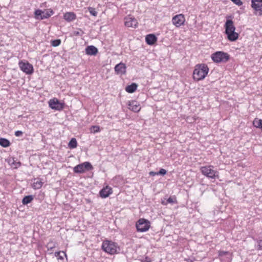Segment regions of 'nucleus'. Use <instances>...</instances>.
Here are the masks:
<instances>
[{
  "mask_svg": "<svg viewBox=\"0 0 262 262\" xmlns=\"http://www.w3.org/2000/svg\"><path fill=\"white\" fill-rule=\"evenodd\" d=\"M225 28V34L227 38L231 41H234L238 39V34L235 32V27L234 23L231 19H227L224 25Z\"/></svg>",
  "mask_w": 262,
  "mask_h": 262,
  "instance_id": "nucleus-1",
  "label": "nucleus"
},
{
  "mask_svg": "<svg viewBox=\"0 0 262 262\" xmlns=\"http://www.w3.org/2000/svg\"><path fill=\"white\" fill-rule=\"evenodd\" d=\"M209 69L205 64H197L193 71V76L194 80L199 81L204 79L207 75Z\"/></svg>",
  "mask_w": 262,
  "mask_h": 262,
  "instance_id": "nucleus-2",
  "label": "nucleus"
},
{
  "mask_svg": "<svg viewBox=\"0 0 262 262\" xmlns=\"http://www.w3.org/2000/svg\"><path fill=\"white\" fill-rule=\"evenodd\" d=\"M101 247L104 251L112 255L117 253L119 250L117 244L109 240L103 241Z\"/></svg>",
  "mask_w": 262,
  "mask_h": 262,
  "instance_id": "nucleus-3",
  "label": "nucleus"
},
{
  "mask_svg": "<svg viewBox=\"0 0 262 262\" xmlns=\"http://www.w3.org/2000/svg\"><path fill=\"white\" fill-rule=\"evenodd\" d=\"M213 167L212 165L202 166L200 168V171L204 176L209 179H219V172L217 171L213 170Z\"/></svg>",
  "mask_w": 262,
  "mask_h": 262,
  "instance_id": "nucleus-4",
  "label": "nucleus"
},
{
  "mask_svg": "<svg viewBox=\"0 0 262 262\" xmlns=\"http://www.w3.org/2000/svg\"><path fill=\"white\" fill-rule=\"evenodd\" d=\"M212 60L215 63H225L227 62L229 58L230 55L223 51H217L211 55Z\"/></svg>",
  "mask_w": 262,
  "mask_h": 262,
  "instance_id": "nucleus-5",
  "label": "nucleus"
},
{
  "mask_svg": "<svg viewBox=\"0 0 262 262\" xmlns=\"http://www.w3.org/2000/svg\"><path fill=\"white\" fill-rule=\"evenodd\" d=\"M93 169V167L89 162H84L75 166L73 168V171L75 173H82L86 171L91 170Z\"/></svg>",
  "mask_w": 262,
  "mask_h": 262,
  "instance_id": "nucleus-6",
  "label": "nucleus"
},
{
  "mask_svg": "<svg viewBox=\"0 0 262 262\" xmlns=\"http://www.w3.org/2000/svg\"><path fill=\"white\" fill-rule=\"evenodd\" d=\"M150 222L144 219H140L136 223L137 230L139 232H146L149 229Z\"/></svg>",
  "mask_w": 262,
  "mask_h": 262,
  "instance_id": "nucleus-7",
  "label": "nucleus"
},
{
  "mask_svg": "<svg viewBox=\"0 0 262 262\" xmlns=\"http://www.w3.org/2000/svg\"><path fill=\"white\" fill-rule=\"evenodd\" d=\"M49 105L53 110L61 111L64 107V103L60 102L57 98H54L49 100Z\"/></svg>",
  "mask_w": 262,
  "mask_h": 262,
  "instance_id": "nucleus-8",
  "label": "nucleus"
},
{
  "mask_svg": "<svg viewBox=\"0 0 262 262\" xmlns=\"http://www.w3.org/2000/svg\"><path fill=\"white\" fill-rule=\"evenodd\" d=\"M19 67L20 70L27 74L33 73L34 69L32 65L28 62H24L22 61L19 62Z\"/></svg>",
  "mask_w": 262,
  "mask_h": 262,
  "instance_id": "nucleus-9",
  "label": "nucleus"
},
{
  "mask_svg": "<svg viewBox=\"0 0 262 262\" xmlns=\"http://www.w3.org/2000/svg\"><path fill=\"white\" fill-rule=\"evenodd\" d=\"M251 7L259 16L262 15V0H251Z\"/></svg>",
  "mask_w": 262,
  "mask_h": 262,
  "instance_id": "nucleus-10",
  "label": "nucleus"
},
{
  "mask_svg": "<svg viewBox=\"0 0 262 262\" xmlns=\"http://www.w3.org/2000/svg\"><path fill=\"white\" fill-rule=\"evenodd\" d=\"M173 24L177 27H180L184 24L185 18L183 14H178L173 17L172 19Z\"/></svg>",
  "mask_w": 262,
  "mask_h": 262,
  "instance_id": "nucleus-11",
  "label": "nucleus"
},
{
  "mask_svg": "<svg viewBox=\"0 0 262 262\" xmlns=\"http://www.w3.org/2000/svg\"><path fill=\"white\" fill-rule=\"evenodd\" d=\"M125 25L127 27H133L136 28L137 27L138 23L137 20L133 17H127L125 18Z\"/></svg>",
  "mask_w": 262,
  "mask_h": 262,
  "instance_id": "nucleus-12",
  "label": "nucleus"
},
{
  "mask_svg": "<svg viewBox=\"0 0 262 262\" xmlns=\"http://www.w3.org/2000/svg\"><path fill=\"white\" fill-rule=\"evenodd\" d=\"M128 108L134 112H138L141 110V106L137 101H129L128 103Z\"/></svg>",
  "mask_w": 262,
  "mask_h": 262,
  "instance_id": "nucleus-13",
  "label": "nucleus"
},
{
  "mask_svg": "<svg viewBox=\"0 0 262 262\" xmlns=\"http://www.w3.org/2000/svg\"><path fill=\"white\" fill-rule=\"evenodd\" d=\"M113 192L111 187L107 186L101 189L99 192L100 196L102 198H106L108 197Z\"/></svg>",
  "mask_w": 262,
  "mask_h": 262,
  "instance_id": "nucleus-14",
  "label": "nucleus"
},
{
  "mask_svg": "<svg viewBox=\"0 0 262 262\" xmlns=\"http://www.w3.org/2000/svg\"><path fill=\"white\" fill-rule=\"evenodd\" d=\"M157 41V37L154 34H149L146 36L145 41L148 45H153Z\"/></svg>",
  "mask_w": 262,
  "mask_h": 262,
  "instance_id": "nucleus-15",
  "label": "nucleus"
},
{
  "mask_svg": "<svg viewBox=\"0 0 262 262\" xmlns=\"http://www.w3.org/2000/svg\"><path fill=\"white\" fill-rule=\"evenodd\" d=\"M43 184V183L41 179L34 178L32 184V187L35 190L39 189L42 186Z\"/></svg>",
  "mask_w": 262,
  "mask_h": 262,
  "instance_id": "nucleus-16",
  "label": "nucleus"
},
{
  "mask_svg": "<svg viewBox=\"0 0 262 262\" xmlns=\"http://www.w3.org/2000/svg\"><path fill=\"white\" fill-rule=\"evenodd\" d=\"M115 71L117 74H124L126 72L125 64L122 62L117 64L115 67Z\"/></svg>",
  "mask_w": 262,
  "mask_h": 262,
  "instance_id": "nucleus-17",
  "label": "nucleus"
},
{
  "mask_svg": "<svg viewBox=\"0 0 262 262\" xmlns=\"http://www.w3.org/2000/svg\"><path fill=\"white\" fill-rule=\"evenodd\" d=\"M85 53L88 55H95L98 53V49L94 46H89L85 48Z\"/></svg>",
  "mask_w": 262,
  "mask_h": 262,
  "instance_id": "nucleus-18",
  "label": "nucleus"
},
{
  "mask_svg": "<svg viewBox=\"0 0 262 262\" xmlns=\"http://www.w3.org/2000/svg\"><path fill=\"white\" fill-rule=\"evenodd\" d=\"M63 18L67 21H71L76 18V15L73 12H67L64 14Z\"/></svg>",
  "mask_w": 262,
  "mask_h": 262,
  "instance_id": "nucleus-19",
  "label": "nucleus"
},
{
  "mask_svg": "<svg viewBox=\"0 0 262 262\" xmlns=\"http://www.w3.org/2000/svg\"><path fill=\"white\" fill-rule=\"evenodd\" d=\"M138 87V85L135 83H133L130 85H128L125 88V91L129 93L135 92Z\"/></svg>",
  "mask_w": 262,
  "mask_h": 262,
  "instance_id": "nucleus-20",
  "label": "nucleus"
},
{
  "mask_svg": "<svg viewBox=\"0 0 262 262\" xmlns=\"http://www.w3.org/2000/svg\"><path fill=\"white\" fill-rule=\"evenodd\" d=\"M9 163L12 168H17L21 165L20 162H16L14 158H10L9 160Z\"/></svg>",
  "mask_w": 262,
  "mask_h": 262,
  "instance_id": "nucleus-21",
  "label": "nucleus"
},
{
  "mask_svg": "<svg viewBox=\"0 0 262 262\" xmlns=\"http://www.w3.org/2000/svg\"><path fill=\"white\" fill-rule=\"evenodd\" d=\"M253 124L254 127L258 128H260L262 130V120L257 118L253 120Z\"/></svg>",
  "mask_w": 262,
  "mask_h": 262,
  "instance_id": "nucleus-22",
  "label": "nucleus"
},
{
  "mask_svg": "<svg viewBox=\"0 0 262 262\" xmlns=\"http://www.w3.org/2000/svg\"><path fill=\"white\" fill-rule=\"evenodd\" d=\"M10 145L9 140L5 138H0V145L4 147H7Z\"/></svg>",
  "mask_w": 262,
  "mask_h": 262,
  "instance_id": "nucleus-23",
  "label": "nucleus"
},
{
  "mask_svg": "<svg viewBox=\"0 0 262 262\" xmlns=\"http://www.w3.org/2000/svg\"><path fill=\"white\" fill-rule=\"evenodd\" d=\"M33 200V196L32 195H29L25 196L23 200L22 203L24 205H27L31 202V201Z\"/></svg>",
  "mask_w": 262,
  "mask_h": 262,
  "instance_id": "nucleus-24",
  "label": "nucleus"
},
{
  "mask_svg": "<svg viewBox=\"0 0 262 262\" xmlns=\"http://www.w3.org/2000/svg\"><path fill=\"white\" fill-rule=\"evenodd\" d=\"M54 12L51 9H48L47 11H45V13H43L42 16L41 17V19H43L45 18H47L50 17L52 15H53Z\"/></svg>",
  "mask_w": 262,
  "mask_h": 262,
  "instance_id": "nucleus-25",
  "label": "nucleus"
},
{
  "mask_svg": "<svg viewBox=\"0 0 262 262\" xmlns=\"http://www.w3.org/2000/svg\"><path fill=\"white\" fill-rule=\"evenodd\" d=\"M70 148H75L77 146V141L75 138H72L69 142L68 144Z\"/></svg>",
  "mask_w": 262,
  "mask_h": 262,
  "instance_id": "nucleus-26",
  "label": "nucleus"
},
{
  "mask_svg": "<svg viewBox=\"0 0 262 262\" xmlns=\"http://www.w3.org/2000/svg\"><path fill=\"white\" fill-rule=\"evenodd\" d=\"M72 34L74 36H82L84 32L81 29H77L76 30L73 31Z\"/></svg>",
  "mask_w": 262,
  "mask_h": 262,
  "instance_id": "nucleus-27",
  "label": "nucleus"
},
{
  "mask_svg": "<svg viewBox=\"0 0 262 262\" xmlns=\"http://www.w3.org/2000/svg\"><path fill=\"white\" fill-rule=\"evenodd\" d=\"M55 256L57 257L58 259H63V257L66 256V254L64 252H56L55 253Z\"/></svg>",
  "mask_w": 262,
  "mask_h": 262,
  "instance_id": "nucleus-28",
  "label": "nucleus"
},
{
  "mask_svg": "<svg viewBox=\"0 0 262 262\" xmlns=\"http://www.w3.org/2000/svg\"><path fill=\"white\" fill-rule=\"evenodd\" d=\"M56 244L55 242H49L46 246V247L48 249V250L50 251V250H52L54 248H55Z\"/></svg>",
  "mask_w": 262,
  "mask_h": 262,
  "instance_id": "nucleus-29",
  "label": "nucleus"
},
{
  "mask_svg": "<svg viewBox=\"0 0 262 262\" xmlns=\"http://www.w3.org/2000/svg\"><path fill=\"white\" fill-rule=\"evenodd\" d=\"M88 9L89 10V12L92 15L94 16H96L97 15L98 13L94 8L89 7L88 8Z\"/></svg>",
  "mask_w": 262,
  "mask_h": 262,
  "instance_id": "nucleus-30",
  "label": "nucleus"
},
{
  "mask_svg": "<svg viewBox=\"0 0 262 262\" xmlns=\"http://www.w3.org/2000/svg\"><path fill=\"white\" fill-rule=\"evenodd\" d=\"M51 45L53 47H57L59 46L61 43V40L60 39H55L51 40Z\"/></svg>",
  "mask_w": 262,
  "mask_h": 262,
  "instance_id": "nucleus-31",
  "label": "nucleus"
},
{
  "mask_svg": "<svg viewBox=\"0 0 262 262\" xmlns=\"http://www.w3.org/2000/svg\"><path fill=\"white\" fill-rule=\"evenodd\" d=\"M90 131L91 133H96L100 131V127L99 126H92L90 128Z\"/></svg>",
  "mask_w": 262,
  "mask_h": 262,
  "instance_id": "nucleus-32",
  "label": "nucleus"
},
{
  "mask_svg": "<svg viewBox=\"0 0 262 262\" xmlns=\"http://www.w3.org/2000/svg\"><path fill=\"white\" fill-rule=\"evenodd\" d=\"M43 13H45V11L39 9H37L35 11V15L37 18H39V16H40V18L41 19V17L42 16Z\"/></svg>",
  "mask_w": 262,
  "mask_h": 262,
  "instance_id": "nucleus-33",
  "label": "nucleus"
},
{
  "mask_svg": "<svg viewBox=\"0 0 262 262\" xmlns=\"http://www.w3.org/2000/svg\"><path fill=\"white\" fill-rule=\"evenodd\" d=\"M257 245L256 247V249L257 250H262V239L257 241Z\"/></svg>",
  "mask_w": 262,
  "mask_h": 262,
  "instance_id": "nucleus-34",
  "label": "nucleus"
},
{
  "mask_svg": "<svg viewBox=\"0 0 262 262\" xmlns=\"http://www.w3.org/2000/svg\"><path fill=\"white\" fill-rule=\"evenodd\" d=\"M167 171L165 169L163 168H161L160 169V170L157 172V175H165Z\"/></svg>",
  "mask_w": 262,
  "mask_h": 262,
  "instance_id": "nucleus-35",
  "label": "nucleus"
},
{
  "mask_svg": "<svg viewBox=\"0 0 262 262\" xmlns=\"http://www.w3.org/2000/svg\"><path fill=\"white\" fill-rule=\"evenodd\" d=\"M176 202V198H171V197H169L167 200V202L168 203H170V204H172V203H174Z\"/></svg>",
  "mask_w": 262,
  "mask_h": 262,
  "instance_id": "nucleus-36",
  "label": "nucleus"
},
{
  "mask_svg": "<svg viewBox=\"0 0 262 262\" xmlns=\"http://www.w3.org/2000/svg\"><path fill=\"white\" fill-rule=\"evenodd\" d=\"M151 260L150 258L147 256H146L144 258L141 260V262H151Z\"/></svg>",
  "mask_w": 262,
  "mask_h": 262,
  "instance_id": "nucleus-37",
  "label": "nucleus"
},
{
  "mask_svg": "<svg viewBox=\"0 0 262 262\" xmlns=\"http://www.w3.org/2000/svg\"><path fill=\"white\" fill-rule=\"evenodd\" d=\"M23 133L21 130H17L15 132V136L16 137H20L23 135Z\"/></svg>",
  "mask_w": 262,
  "mask_h": 262,
  "instance_id": "nucleus-38",
  "label": "nucleus"
},
{
  "mask_svg": "<svg viewBox=\"0 0 262 262\" xmlns=\"http://www.w3.org/2000/svg\"><path fill=\"white\" fill-rule=\"evenodd\" d=\"M228 252H226V251H221L219 253V256H222L225 254H228Z\"/></svg>",
  "mask_w": 262,
  "mask_h": 262,
  "instance_id": "nucleus-39",
  "label": "nucleus"
},
{
  "mask_svg": "<svg viewBox=\"0 0 262 262\" xmlns=\"http://www.w3.org/2000/svg\"><path fill=\"white\" fill-rule=\"evenodd\" d=\"M149 174H150V176H155V175H157V172H154V171H150V172H149Z\"/></svg>",
  "mask_w": 262,
  "mask_h": 262,
  "instance_id": "nucleus-40",
  "label": "nucleus"
}]
</instances>
